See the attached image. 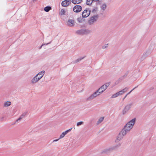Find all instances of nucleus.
Instances as JSON below:
<instances>
[{
    "label": "nucleus",
    "mask_w": 156,
    "mask_h": 156,
    "mask_svg": "<svg viewBox=\"0 0 156 156\" xmlns=\"http://www.w3.org/2000/svg\"><path fill=\"white\" fill-rule=\"evenodd\" d=\"M41 76V75H38V76Z\"/></svg>",
    "instance_id": "nucleus-42"
},
{
    "label": "nucleus",
    "mask_w": 156,
    "mask_h": 156,
    "mask_svg": "<svg viewBox=\"0 0 156 156\" xmlns=\"http://www.w3.org/2000/svg\"><path fill=\"white\" fill-rule=\"evenodd\" d=\"M99 90L98 89L95 92H94L93 94L91 95L89 97L87 98V101H90L92 100L94 98H96L97 96L99 95L98 94V91H99Z\"/></svg>",
    "instance_id": "nucleus-8"
},
{
    "label": "nucleus",
    "mask_w": 156,
    "mask_h": 156,
    "mask_svg": "<svg viewBox=\"0 0 156 156\" xmlns=\"http://www.w3.org/2000/svg\"><path fill=\"white\" fill-rule=\"evenodd\" d=\"M150 54V52L149 51H146V52H144L143 54L142 57H141V59L143 60L145 59Z\"/></svg>",
    "instance_id": "nucleus-14"
},
{
    "label": "nucleus",
    "mask_w": 156,
    "mask_h": 156,
    "mask_svg": "<svg viewBox=\"0 0 156 156\" xmlns=\"http://www.w3.org/2000/svg\"><path fill=\"white\" fill-rule=\"evenodd\" d=\"M138 86H137L135 87L134 88H133L132 90H131L130 92H129L128 94H129L130 93L133 91V90L135 89L136 88V87H138Z\"/></svg>",
    "instance_id": "nucleus-36"
},
{
    "label": "nucleus",
    "mask_w": 156,
    "mask_h": 156,
    "mask_svg": "<svg viewBox=\"0 0 156 156\" xmlns=\"http://www.w3.org/2000/svg\"><path fill=\"white\" fill-rule=\"evenodd\" d=\"M82 1V0H72L71 2L74 4H77L80 3Z\"/></svg>",
    "instance_id": "nucleus-16"
},
{
    "label": "nucleus",
    "mask_w": 156,
    "mask_h": 156,
    "mask_svg": "<svg viewBox=\"0 0 156 156\" xmlns=\"http://www.w3.org/2000/svg\"><path fill=\"white\" fill-rule=\"evenodd\" d=\"M91 32V31L88 29H81L78 30L76 31L77 34L81 35L87 34Z\"/></svg>",
    "instance_id": "nucleus-5"
},
{
    "label": "nucleus",
    "mask_w": 156,
    "mask_h": 156,
    "mask_svg": "<svg viewBox=\"0 0 156 156\" xmlns=\"http://www.w3.org/2000/svg\"><path fill=\"white\" fill-rule=\"evenodd\" d=\"M128 95V94H126L125 96L124 97V98L123 99V101L124 99L126 98V97Z\"/></svg>",
    "instance_id": "nucleus-40"
},
{
    "label": "nucleus",
    "mask_w": 156,
    "mask_h": 156,
    "mask_svg": "<svg viewBox=\"0 0 156 156\" xmlns=\"http://www.w3.org/2000/svg\"><path fill=\"white\" fill-rule=\"evenodd\" d=\"M110 83V82H109L106 83L104 85H103L102 86H101L100 88H99L98 89L100 90L101 89L103 88V90H105L107 88V87L109 85Z\"/></svg>",
    "instance_id": "nucleus-13"
},
{
    "label": "nucleus",
    "mask_w": 156,
    "mask_h": 156,
    "mask_svg": "<svg viewBox=\"0 0 156 156\" xmlns=\"http://www.w3.org/2000/svg\"><path fill=\"white\" fill-rule=\"evenodd\" d=\"M71 4L70 0H65L61 3L63 7H66Z\"/></svg>",
    "instance_id": "nucleus-11"
},
{
    "label": "nucleus",
    "mask_w": 156,
    "mask_h": 156,
    "mask_svg": "<svg viewBox=\"0 0 156 156\" xmlns=\"http://www.w3.org/2000/svg\"><path fill=\"white\" fill-rule=\"evenodd\" d=\"M37 0H33V2H36V1H37Z\"/></svg>",
    "instance_id": "nucleus-41"
},
{
    "label": "nucleus",
    "mask_w": 156,
    "mask_h": 156,
    "mask_svg": "<svg viewBox=\"0 0 156 156\" xmlns=\"http://www.w3.org/2000/svg\"><path fill=\"white\" fill-rule=\"evenodd\" d=\"M22 118L20 116L18 119L16 120V121L17 122L19 121Z\"/></svg>",
    "instance_id": "nucleus-37"
},
{
    "label": "nucleus",
    "mask_w": 156,
    "mask_h": 156,
    "mask_svg": "<svg viewBox=\"0 0 156 156\" xmlns=\"http://www.w3.org/2000/svg\"><path fill=\"white\" fill-rule=\"evenodd\" d=\"M126 134V132H125L122 129L117 136L115 142H118L121 140L123 138L124 136H125Z\"/></svg>",
    "instance_id": "nucleus-4"
},
{
    "label": "nucleus",
    "mask_w": 156,
    "mask_h": 156,
    "mask_svg": "<svg viewBox=\"0 0 156 156\" xmlns=\"http://www.w3.org/2000/svg\"><path fill=\"white\" fill-rule=\"evenodd\" d=\"M51 9V7L48 6L45 7L44 9V11L47 12H49Z\"/></svg>",
    "instance_id": "nucleus-18"
},
{
    "label": "nucleus",
    "mask_w": 156,
    "mask_h": 156,
    "mask_svg": "<svg viewBox=\"0 0 156 156\" xmlns=\"http://www.w3.org/2000/svg\"><path fill=\"white\" fill-rule=\"evenodd\" d=\"M129 71H127L125 73L124 75L119 78V79L116 80V81L115 82V83L117 84L119 83V82H121L123 80H124V79L129 74Z\"/></svg>",
    "instance_id": "nucleus-6"
},
{
    "label": "nucleus",
    "mask_w": 156,
    "mask_h": 156,
    "mask_svg": "<svg viewBox=\"0 0 156 156\" xmlns=\"http://www.w3.org/2000/svg\"><path fill=\"white\" fill-rule=\"evenodd\" d=\"M84 57H83L82 58H78L75 61L74 63H76L78 62H79L81 60L83 59V58H84Z\"/></svg>",
    "instance_id": "nucleus-24"
},
{
    "label": "nucleus",
    "mask_w": 156,
    "mask_h": 156,
    "mask_svg": "<svg viewBox=\"0 0 156 156\" xmlns=\"http://www.w3.org/2000/svg\"><path fill=\"white\" fill-rule=\"evenodd\" d=\"M88 12L87 9H85L83 11L82 14V16L83 17H87L88 16H87V13H87Z\"/></svg>",
    "instance_id": "nucleus-17"
},
{
    "label": "nucleus",
    "mask_w": 156,
    "mask_h": 156,
    "mask_svg": "<svg viewBox=\"0 0 156 156\" xmlns=\"http://www.w3.org/2000/svg\"><path fill=\"white\" fill-rule=\"evenodd\" d=\"M45 71L44 70L39 72L31 80V83L34 84L37 83L42 77Z\"/></svg>",
    "instance_id": "nucleus-2"
},
{
    "label": "nucleus",
    "mask_w": 156,
    "mask_h": 156,
    "mask_svg": "<svg viewBox=\"0 0 156 156\" xmlns=\"http://www.w3.org/2000/svg\"><path fill=\"white\" fill-rule=\"evenodd\" d=\"M60 139L58 138V139H55V140H53V142H56V141H58L59 139Z\"/></svg>",
    "instance_id": "nucleus-39"
},
{
    "label": "nucleus",
    "mask_w": 156,
    "mask_h": 156,
    "mask_svg": "<svg viewBox=\"0 0 156 156\" xmlns=\"http://www.w3.org/2000/svg\"><path fill=\"white\" fill-rule=\"evenodd\" d=\"M151 89H153V88H151Z\"/></svg>",
    "instance_id": "nucleus-43"
},
{
    "label": "nucleus",
    "mask_w": 156,
    "mask_h": 156,
    "mask_svg": "<svg viewBox=\"0 0 156 156\" xmlns=\"http://www.w3.org/2000/svg\"><path fill=\"white\" fill-rule=\"evenodd\" d=\"M72 129V128H70L66 131L65 132H64L66 134H67L70 131L71 129Z\"/></svg>",
    "instance_id": "nucleus-32"
},
{
    "label": "nucleus",
    "mask_w": 156,
    "mask_h": 156,
    "mask_svg": "<svg viewBox=\"0 0 156 156\" xmlns=\"http://www.w3.org/2000/svg\"><path fill=\"white\" fill-rule=\"evenodd\" d=\"M75 21L73 20L69 19L67 21V25L70 27H73L74 26Z\"/></svg>",
    "instance_id": "nucleus-12"
},
{
    "label": "nucleus",
    "mask_w": 156,
    "mask_h": 156,
    "mask_svg": "<svg viewBox=\"0 0 156 156\" xmlns=\"http://www.w3.org/2000/svg\"><path fill=\"white\" fill-rule=\"evenodd\" d=\"M82 10V7L81 6L79 5H75L73 8V11L76 12H80Z\"/></svg>",
    "instance_id": "nucleus-9"
},
{
    "label": "nucleus",
    "mask_w": 156,
    "mask_h": 156,
    "mask_svg": "<svg viewBox=\"0 0 156 156\" xmlns=\"http://www.w3.org/2000/svg\"><path fill=\"white\" fill-rule=\"evenodd\" d=\"M108 46V44H105V46H103L102 47V48L104 49L106 48H107Z\"/></svg>",
    "instance_id": "nucleus-34"
},
{
    "label": "nucleus",
    "mask_w": 156,
    "mask_h": 156,
    "mask_svg": "<svg viewBox=\"0 0 156 156\" xmlns=\"http://www.w3.org/2000/svg\"><path fill=\"white\" fill-rule=\"evenodd\" d=\"M104 118V117H101L97 121V124H99L101 122L103 121Z\"/></svg>",
    "instance_id": "nucleus-20"
},
{
    "label": "nucleus",
    "mask_w": 156,
    "mask_h": 156,
    "mask_svg": "<svg viewBox=\"0 0 156 156\" xmlns=\"http://www.w3.org/2000/svg\"><path fill=\"white\" fill-rule=\"evenodd\" d=\"M91 12V11L89 10V13H87V16H88V17L90 15Z\"/></svg>",
    "instance_id": "nucleus-38"
},
{
    "label": "nucleus",
    "mask_w": 156,
    "mask_h": 156,
    "mask_svg": "<svg viewBox=\"0 0 156 156\" xmlns=\"http://www.w3.org/2000/svg\"><path fill=\"white\" fill-rule=\"evenodd\" d=\"M65 11L64 9H61L60 12V14L61 15H63L65 14Z\"/></svg>",
    "instance_id": "nucleus-25"
},
{
    "label": "nucleus",
    "mask_w": 156,
    "mask_h": 156,
    "mask_svg": "<svg viewBox=\"0 0 156 156\" xmlns=\"http://www.w3.org/2000/svg\"><path fill=\"white\" fill-rule=\"evenodd\" d=\"M84 122L83 121H80L79 122H78L77 123L76 126H79L83 124Z\"/></svg>",
    "instance_id": "nucleus-26"
},
{
    "label": "nucleus",
    "mask_w": 156,
    "mask_h": 156,
    "mask_svg": "<svg viewBox=\"0 0 156 156\" xmlns=\"http://www.w3.org/2000/svg\"><path fill=\"white\" fill-rule=\"evenodd\" d=\"M118 92L119 93H118L119 94V95H122V94H123L124 93L122 91V90H121Z\"/></svg>",
    "instance_id": "nucleus-35"
},
{
    "label": "nucleus",
    "mask_w": 156,
    "mask_h": 156,
    "mask_svg": "<svg viewBox=\"0 0 156 156\" xmlns=\"http://www.w3.org/2000/svg\"><path fill=\"white\" fill-rule=\"evenodd\" d=\"M107 7V5L106 3H104L101 6V9L104 11L105 10Z\"/></svg>",
    "instance_id": "nucleus-19"
},
{
    "label": "nucleus",
    "mask_w": 156,
    "mask_h": 156,
    "mask_svg": "<svg viewBox=\"0 0 156 156\" xmlns=\"http://www.w3.org/2000/svg\"><path fill=\"white\" fill-rule=\"evenodd\" d=\"M27 113V112H25L23 113L20 116L22 118L25 117Z\"/></svg>",
    "instance_id": "nucleus-29"
},
{
    "label": "nucleus",
    "mask_w": 156,
    "mask_h": 156,
    "mask_svg": "<svg viewBox=\"0 0 156 156\" xmlns=\"http://www.w3.org/2000/svg\"><path fill=\"white\" fill-rule=\"evenodd\" d=\"M136 120V118H135L132 119L127 123L122 129L123 130L127 133L129 132L133 127L135 123Z\"/></svg>",
    "instance_id": "nucleus-1"
},
{
    "label": "nucleus",
    "mask_w": 156,
    "mask_h": 156,
    "mask_svg": "<svg viewBox=\"0 0 156 156\" xmlns=\"http://www.w3.org/2000/svg\"><path fill=\"white\" fill-rule=\"evenodd\" d=\"M11 104V103L10 101H6V102L4 105L5 107H8L10 106Z\"/></svg>",
    "instance_id": "nucleus-21"
},
{
    "label": "nucleus",
    "mask_w": 156,
    "mask_h": 156,
    "mask_svg": "<svg viewBox=\"0 0 156 156\" xmlns=\"http://www.w3.org/2000/svg\"><path fill=\"white\" fill-rule=\"evenodd\" d=\"M83 17L80 16L78 18L77 20L79 23H82L83 22L85 21V19H83Z\"/></svg>",
    "instance_id": "nucleus-15"
},
{
    "label": "nucleus",
    "mask_w": 156,
    "mask_h": 156,
    "mask_svg": "<svg viewBox=\"0 0 156 156\" xmlns=\"http://www.w3.org/2000/svg\"><path fill=\"white\" fill-rule=\"evenodd\" d=\"M91 0H89V1H91Z\"/></svg>",
    "instance_id": "nucleus-44"
},
{
    "label": "nucleus",
    "mask_w": 156,
    "mask_h": 156,
    "mask_svg": "<svg viewBox=\"0 0 156 156\" xmlns=\"http://www.w3.org/2000/svg\"><path fill=\"white\" fill-rule=\"evenodd\" d=\"M121 145V144L119 143V144L115 145V146L110 147L108 149H106L103 151L101 153V154H107L109 153L113 150L116 149L117 148L119 147Z\"/></svg>",
    "instance_id": "nucleus-3"
},
{
    "label": "nucleus",
    "mask_w": 156,
    "mask_h": 156,
    "mask_svg": "<svg viewBox=\"0 0 156 156\" xmlns=\"http://www.w3.org/2000/svg\"><path fill=\"white\" fill-rule=\"evenodd\" d=\"M50 43H51V42H50L49 43H47L43 44H42L39 47V49H41L42 48V47L44 45H47L50 44Z\"/></svg>",
    "instance_id": "nucleus-30"
},
{
    "label": "nucleus",
    "mask_w": 156,
    "mask_h": 156,
    "mask_svg": "<svg viewBox=\"0 0 156 156\" xmlns=\"http://www.w3.org/2000/svg\"><path fill=\"white\" fill-rule=\"evenodd\" d=\"M128 88L126 87L124 89L122 90L123 92V93H124L128 90Z\"/></svg>",
    "instance_id": "nucleus-33"
},
{
    "label": "nucleus",
    "mask_w": 156,
    "mask_h": 156,
    "mask_svg": "<svg viewBox=\"0 0 156 156\" xmlns=\"http://www.w3.org/2000/svg\"><path fill=\"white\" fill-rule=\"evenodd\" d=\"M99 17L98 15H94L91 17L90 20L88 21L89 23L91 25L94 22L97 21L98 18Z\"/></svg>",
    "instance_id": "nucleus-7"
},
{
    "label": "nucleus",
    "mask_w": 156,
    "mask_h": 156,
    "mask_svg": "<svg viewBox=\"0 0 156 156\" xmlns=\"http://www.w3.org/2000/svg\"><path fill=\"white\" fill-rule=\"evenodd\" d=\"M118 93H119L118 92H117L115 94H113L111 97V98H116V97H118V96H119V94Z\"/></svg>",
    "instance_id": "nucleus-22"
},
{
    "label": "nucleus",
    "mask_w": 156,
    "mask_h": 156,
    "mask_svg": "<svg viewBox=\"0 0 156 156\" xmlns=\"http://www.w3.org/2000/svg\"><path fill=\"white\" fill-rule=\"evenodd\" d=\"M132 105V103H131L126 106L124 108L123 110L122 111L123 115H125L126 112L129 111Z\"/></svg>",
    "instance_id": "nucleus-10"
},
{
    "label": "nucleus",
    "mask_w": 156,
    "mask_h": 156,
    "mask_svg": "<svg viewBox=\"0 0 156 156\" xmlns=\"http://www.w3.org/2000/svg\"><path fill=\"white\" fill-rule=\"evenodd\" d=\"M98 8L97 7H94V9H93L92 10V12H96L98 10Z\"/></svg>",
    "instance_id": "nucleus-31"
},
{
    "label": "nucleus",
    "mask_w": 156,
    "mask_h": 156,
    "mask_svg": "<svg viewBox=\"0 0 156 156\" xmlns=\"http://www.w3.org/2000/svg\"><path fill=\"white\" fill-rule=\"evenodd\" d=\"M91 1L92 2H90V1H89V0H87V2L86 3V5L90 6L91 5L92 3L93 2H94L93 1V0Z\"/></svg>",
    "instance_id": "nucleus-23"
},
{
    "label": "nucleus",
    "mask_w": 156,
    "mask_h": 156,
    "mask_svg": "<svg viewBox=\"0 0 156 156\" xmlns=\"http://www.w3.org/2000/svg\"><path fill=\"white\" fill-rule=\"evenodd\" d=\"M105 90H103V88L101 89H100L99 91H98V94L100 95L101 93H102L103 92H104Z\"/></svg>",
    "instance_id": "nucleus-27"
},
{
    "label": "nucleus",
    "mask_w": 156,
    "mask_h": 156,
    "mask_svg": "<svg viewBox=\"0 0 156 156\" xmlns=\"http://www.w3.org/2000/svg\"><path fill=\"white\" fill-rule=\"evenodd\" d=\"M66 135V134L64 132H63L62 134L60 135L59 139L62 138L64 137L65 135Z\"/></svg>",
    "instance_id": "nucleus-28"
}]
</instances>
